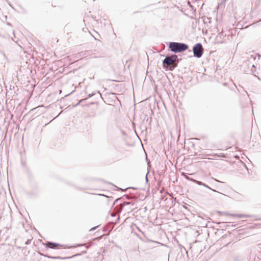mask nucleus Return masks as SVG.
I'll list each match as a JSON object with an SVG mask.
<instances>
[{"mask_svg": "<svg viewBox=\"0 0 261 261\" xmlns=\"http://www.w3.org/2000/svg\"><path fill=\"white\" fill-rule=\"evenodd\" d=\"M31 239H28L27 241L25 242V245H29L31 243Z\"/></svg>", "mask_w": 261, "mask_h": 261, "instance_id": "obj_13", "label": "nucleus"}, {"mask_svg": "<svg viewBox=\"0 0 261 261\" xmlns=\"http://www.w3.org/2000/svg\"><path fill=\"white\" fill-rule=\"evenodd\" d=\"M213 179L215 181H217V182H221V181H220L218 180V179H215V178H213Z\"/></svg>", "mask_w": 261, "mask_h": 261, "instance_id": "obj_19", "label": "nucleus"}, {"mask_svg": "<svg viewBox=\"0 0 261 261\" xmlns=\"http://www.w3.org/2000/svg\"><path fill=\"white\" fill-rule=\"evenodd\" d=\"M256 70V67L255 66L253 65L252 66V68H251V71L252 72H254Z\"/></svg>", "mask_w": 261, "mask_h": 261, "instance_id": "obj_14", "label": "nucleus"}, {"mask_svg": "<svg viewBox=\"0 0 261 261\" xmlns=\"http://www.w3.org/2000/svg\"><path fill=\"white\" fill-rule=\"evenodd\" d=\"M25 173L27 177H28L30 181H32L34 179V176L33 173L29 168H26Z\"/></svg>", "mask_w": 261, "mask_h": 261, "instance_id": "obj_7", "label": "nucleus"}, {"mask_svg": "<svg viewBox=\"0 0 261 261\" xmlns=\"http://www.w3.org/2000/svg\"><path fill=\"white\" fill-rule=\"evenodd\" d=\"M44 256L48 258L54 259H68V258H70L72 257H70V256H69V257H61L60 256H50V255H49L47 254L44 255Z\"/></svg>", "mask_w": 261, "mask_h": 261, "instance_id": "obj_8", "label": "nucleus"}, {"mask_svg": "<svg viewBox=\"0 0 261 261\" xmlns=\"http://www.w3.org/2000/svg\"><path fill=\"white\" fill-rule=\"evenodd\" d=\"M181 175L184 177H185L186 176V173H184V172H182L181 173Z\"/></svg>", "mask_w": 261, "mask_h": 261, "instance_id": "obj_18", "label": "nucleus"}, {"mask_svg": "<svg viewBox=\"0 0 261 261\" xmlns=\"http://www.w3.org/2000/svg\"><path fill=\"white\" fill-rule=\"evenodd\" d=\"M193 182L196 183V184H197V185H198L199 186H202L206 188L207 189H208V190H210L211 191H212L213 192H215V193H217L220 194V193L219 192L216 191V190L212 189L208 185H207L206 184L202 182V181H198V180H193Z\"/></svg>", "mask_w": 261, "mask_h": 261, "instance_id": "obj_5", "label": "nucleus"}, {"mask_svg": "<svg viewBox=\"0 0 261 261\" xmlns=\"http://www.w3.org/2000/svg\"><path fill=\"white\" fill-rule=\"evenodd\" d=\"M118 200V199H116L115 200V201L114 202L113 204H115V202H116V201H117Z\"/></svg>", "mask_w": 261, "mask_h": 261, "instance_id": "obj_21", "label": "nucleus"}, {"mask_svg": "<svg viewBox=\"0 0 261 261\" xmlns=\"http://www.w3.org/2000/svg\"><path fill=\"white\" fill-rule=\"evenodd\" d=\"M43 245H44L46 248H50V249H56V247L59 246L63 247L64 248H69L70 247L68 245H63L61 244L55 243L53 242H47L45 243H43Z\"/></svg>", "mask_w": 261, "mask_h": 261, "instance_id": "obj_4", "label": "nucleus"}, {"mask_svg": "<svg viewBox=\"0 0 261 261\" xmlns=\"http://www.w3.org/2000/svg\"><path fill=\"white\" fill-rule=\"evenodd\" d=\"M261 21V19L260 20V21Z\"/></svg>", "mask_w": 261, "mask_h": 261, "instance_id": "obj_24", "label": "nucleus"}, {"mask_svg": "<svg viewBox=\"0 0 261 261\" xmlns=\"http://www.w3.org/2000/svg\"><path fill=\"white\" fill-rule=\"evenodd\" d=\"M168 47L170 50L174 53H182L189 48V45L185 43L170 42Z\"/></svg>", "mask_w": 261, "mask_h": 261, "instance_id": "obj_1", "label": "nucleus"}, {"mask_svg": "<svg viewBox=\"0 0 261 261\" xmlns=\"http://www.w3.org/2000/svg\"><path fill=\"white\" fill-rule=\"evenodd\" d=\"M193 53L194 57L200 58L203 54V49L201 43H196L193 47Z\"/></svg>", "mask_w": 261, "mask_h": 261, "instance_id": "obj_2", "label": "nucleus"}, {"mask_svg": "<svg viewBox=\"0 0 261 261\" xmlns=\"http://www.w3.org/2000/svg\"><path fill=\"white\" fill-rule=\"evenodd\" d=\"M35 195L34 193H33V192H28L27 193V195L30 197V198H32V196H33L34 195Z\"/></svg>", "mask_w": 261, "mask_h": 261, "instance_id": "obj_11", "label": "nucleus"}, {"mask_svg": "<svg viewBox=\"0 0 261 261\" xmlns=\"http://www.w3.org/2000/svg\"><path fill=\"white\" fill-rule=\"evenodd\" d=\"M231 215L233 217H237L238 218H241V219L251 217V216L250 215H244V214H231Z\"/></svg>", "mask_w": 261, "mask_h": 261, "instance_id": "obj_9", "label": "nucleus"}, {"mask_svg": "<svg viewBox=\"0 0 261 261\" xmlns=\"http://www.w3.org/2000/svg\"><path fill=\"white\" fill-rule=\"evenodd\" d=\"M99 225H97V226H94V227H93L92 228H91L89 231H93L94 230H95L97 227H98Z\"/></svg>", "mask_w": 261, "mask_h": 261, "instance_id": "obj_12", "label": "nucleus"}, {"mask_svg": "<svg viewBox=\"0 0 261 261\" xmlns=\"http://www.w3.org/2000/svg\"><path fill=\"white\" fill-rule=\"evenodd\" d=\"M226 0H223V1H225Z\"/></svg>", "mask_w": 261, "mask_h": 261, "instance_id": "obj_23", "label": "nucleus"}, {"mask_svg": "<svg viewBox=\"0 0 261 261\" xmlns=\"http://www.w3.org/2000/svg\"><path fill=\"white\" fill-rule=\"evenodd\" d=\"M130 203H131V202H127V201H124V202H123V204H124V205H129V204H130Z\"/></svg>", "mask_w": 261, "mask_h": 261, "instance_id": "obj_15", "label": "nucleus"}, {"mask_svg": "<svg viewBox=\"0 0 261 261\" xmlns=\"http://www.w3.org/2000/svg\"><path fill=\"white\" fill-rule=\"evenodd\" d=\"M177 60H178V58L176 55L167 57L163 60V66L164 67L165 65H171L173 63L176 62Z\"/></svg>", "mask_w": 261, "mask_h": 261, "instance_id": "obj_3", "label": "nucleus"}, {"mask_svg": "<svg viewBox=\"0 0 261 261\" xmlns=\"http://www.w3.org/2000/svg\"><path fill=\"white\" fill-rule=\"evenodd\" d=\"M219 156L220 157H225V155L224 153H220V154L219 155Z\"/></svg>", "mask_w": 261, "mask_h": 261, "instance_id": "obj_16", "label": "nucleus"}, {"mask_svg": "<svg viewBox=\"0 0 261 261\" xmlns=\"http://www.w3.org/2000/svg\"><path fill=\"white\" fill-rule=\"evenodd\" d=\"M145 180H146V182L148 181V178H147V174L146 175V176H145Z\"/></svg>", "mask_w": 261, "mask_h": 261, "instance_id": "obj_20", "label": "nucleus"}, {"mask_svg": "<svg viewBox=\"0 0 261 261\" xmlns=\"http://www.w3.org/2000/svg\"><path fill=\"white\" fill-rule=\"evenodd\" d=\"M184 207L185 208H186V209H187V206H184Z\"/></svg>", "mask_w": 261, "mask_h": 261, "instance_id": "obj_22", "label": "nucleus"}, {"mask_svg": "<svg viewBox=\"0 0 261 261\" xmlns=\"http://www.w3.org/2000/svg\"><path fill=\"white\" fill-rule=\"evenodd\" d=\"M136 228H137V229H138L140 232H141V233H142L143 234H144V233L143 232H142V231H141V229H140L138 227H137V226H136Z\"/></svg>", "mask_w": 261, "mask_h": 261, "instance_id": "obj_17", "label": "nucleus"}, {"mask_svg": "<svg viewBox=\"0 0 261 261\" xmlns=\"http://www.w3.org/2000/svg\"><path fill=\"white\" fill-rule=\"evenodd\" d=\"M94 95H96L97 97H101V93L99 92V91H94V92H93L92 93H90L87 96V97L84 98V99H83L82 100H81L79 102H82L83 101H84L85 100H86V99H87L88 98H90Z\"/></svg>", "mask_w": 261, "mask_h": 261, "instance_id": "obj_6", "label": "nucleus"}, {"mask_svg": "<svg viewBox=\"0 0 261 261\" xmlns=\"http://www.w3.org/2000/svg\"><path fill=\"white\" fill-rule=\"evenodd\" d=\"M186 179H187L188 180L192 181L193 182V180H196V179H193L190 177H189L188 175H186V176L185 177Z\"/></svg>", "mask_w": 261, "mask_h": 261, "instance_id": "obj_10", "label": "nucleus"}]
</instances>
